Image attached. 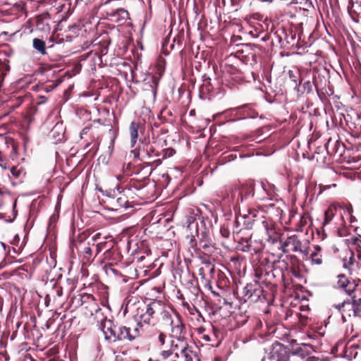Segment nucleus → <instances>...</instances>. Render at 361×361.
Listing matches in <instances>:
<instances>
[{
    "label": "nucleus",
    "instance_id": "10",
    "mask_svg": "<svg viewBox=\"0 0 361 361\" xmlns=\"http://www.w3.org/2000/svg\"><path fill=\"white\" fill-rule=\"evenodd\" d=\"M33 47L43 55L47 53L45 42L42 39L35 38L33 39Z\"/></svg>",
    "mask_w": 361,
    "mask_h": 361
},
{
    "label": "nucleus",
    "instance_id": "16",
    "mask_svg": "<svg viewBox=\"0 0 361 361\" xmlns=\"http://www.w3.org/2000/svg\"><path fill=\"white\" fill-rule=\"evenodd\" d=\"M23 172V169L18 166H13L11 169V173L13 177L18 178L20 176Z\"/></svg>",
    "mask_w": 361,
    "mask_h": 361
},
{
    "label": "nucleus",
    "instance_id": "4",
    "mask_svg": "<svg viewBox=\"0 0 361 361\" xmlns=\"http://www.w3.org/2000/svg\"><path fill=\"white\" fill-rule=\"evenodd\" d=\"M108 16L110 20L117 23L119 25L123 24L129 19L128 12L123 8L117 9L116 11L108 13Z\"/></svg>",
    "mask_w": 361,
    "mask_h": 361
},
{
    "label": "nucleus",
    "instance_id": "6",
    "mask_svg": "<svg viewBox=\"0 0 361 361\" xmlns=\"http://www.w3.org/2000/svg\"><path fill=\"white\" fill-rule=\"evenodd\" d=\"M180 343L182 344V346L180 354L176 353V357H183L184 359V361H192L193 357L195 355L193 351L188 348L184 342L180 341Z\"/></svg>",
    "mask_w": 361,
    "mask_h": 361
},
{
    "label": "nucleus",
    "instance_id": "15",
    "mask_svg": "<svg viewBox=\"0 0 361 361\" xmlns=\"http://www.w3.org/2000/svg\"><path fill=\"white\" fill-rule=\"evenodd\" d=\"M140 336V331L138 328H134L133 329H130L129 328V336L128 341H132L137 337Z\"/></svg>",
    "mask_w": 361,
    "mask_h": 361
},
{
    "label": "nucleus",
    "instance_id": "9",
    "mask_svg": "<svg viewBox=\"0 0 361 361\" xmlns=\"http://www.w3.org/2000/svg\"><path fill=\"white\" fill-rule=\"evenodd\" d=\"M343 267L346 269H349L351 265H353L355 262V257L353 252L348 250L345 252V256L343 259Z\"/></svg>",
    "mask_w": 361,
    "mask_h": 361
},
{
    "label": "nucleus",
    "instance_id": "5",
    "mask_svg": "<svg viewBox=\"0 0 361 361\" xmlns=\"http://www.w3.org/2000/svg\"><path fill=\"white\" fill-rule=\"evenodd\" d=\"M336 307L342 312L343 319L346 317H355L353 300H352V301H343L341 304L336 305Z\"/></svg>",
    "mask_w": 361,
    "mask_h": 361
},
{
    "label": "nucleus",
    "instance_id": "7",
    "mask_svg": "<svg viewBox=\"0 0 361 361\" xmlns=\"http://www.w3.org/2000/svg\"><path fill=\"white\" fill-rule=\"evenodd\" d=\"M140 126L137 123L131 122L129 127V133L130 136V146L133 147L137 142L138 137V129Z\"/></svg>",
    "mask_w": 361,
    "mask_h": 361
},
{
    "label": "nucleus",
    "instance_id": "18",
    "mask_svg": "<svg viewBox=\"0 0 361 361\" xmlns=\"http://www.w3.org/2000/svg\"><path fill=\"white\" fill-rule=\"evenodd\" d=\"M288 74L289 78L293 82H294L295 83V85H297V78H298V72L290 70V71H288Z\"/></svg>",
    "mask_w": 361,
    "mask_h": 361
},
{
    "label": "nucleus",
    "instance_id": "23",
    "mask_svg": "<svg viewBox=\"0 0 361 361\" xmlns=\"http://www.w3.org/2000/svg\"><path fill=\"white\" fill-rule=\"evenodd\" d=\"M322 250V248L319 245L314 246V250L313 252H316L317 254H319Z\"/></svg>",
    "mask_w": 361,
    "mask_h": 361
},
{
    "label": "nucleus",
    "instance_id": "1",
    "mask_svg": "<svg viewBox=\"0 0 361 361\" xmlns=\"http://www.w3.org/2000/svg\"><path fill=\"white\" fill-rule=\"evenodd\" d=\"M170 314L166 310L164 305L161 301L154 300L148 305H143L137 309L135 319L137 325H154L159 317L169 318Z\"/></svg>",
    "mask_w": 361,
    "mask_h": 361
},
{
    "label": "nucleus",
    "instance_id": "22",
    "mask_svg": "<svg viewBox=\"0 0 361 361\" xmlns=\"http://www.w3.org/2000/svg\"><path fill=\"white\" fill-rule=\"evenodd\" d=\"M252 284L250 283L246 286L245 288V295L248 296L249 298L252 295Z\"/></svg>",
    "mask_w": 361,
    "mask_h": 361
},
{
    "label": "nucleus",
    "instance_id": "2",
    "mask_svg": "<svg viewBox=\"0 0 361 361\" xmlns=\"http://www.w3.org/2000/svg\"><path fill=\"white\" fill-rule=\"evenodd\" d=\"M102 330L105 339L109 342L128 340L129 328L116 326L109 319H105L102 323Z\"/></svg>",
    "mask_w": 361,
    "mask_h": 361
},
{
    "label": "nucleus",
    "instance_id": "17",
    "mask_svg": "<svg viewBox=\"0 0 361 361\" xmlns=\"http://www.w3.org/2000/svg\"><path fill=\"white\" fill-rule=\"evenodd\" d=\"M171 350H162L160 353L161 361H166V360L172 355Z\"/></svg>",
    "mask_w": 361,
    "mask_h": 361
},
{
    "label": "nucleus",
    "instance_id": "19",
    "mask_svg": "<svg viewBox=\"0 0 361 361\" xmlns=\"http://www.w3.org/2000/svg\"><path fill=\"white\" fill-rule=\"evenodd\" d=\"M183 331V326L182 325H177L176 326L173 327L172 329V332L173 334H176V336L178 337H180V334Z\"/></svg>",
    "mask_w": 361,
    "mask_h": 361
},
{
    "label": "nucleus",
    "instance_id": "20",
    "mask_svg": "<svg viewBox=\"0 0 361 361\" xmlns=\"http://www.w3.org/2000/svg\"><path fill=\"white\" fill-rule=\"evenodd\" d=\"M0 166L4 169L6 170L8 169V166L6 161L5 157L3 156V154L0 152Z\"/></svg>",
    "mask_w": 361,
    "mask_h": 361
},
{
    "label": "nucleus",
    "instance_id": "21",
    "mask_svg": "<svg viewBox=\"0 0 361 361\" xmlns=\"http://www.w3.org/2000/svg\"><path fill=\"white\" fill-rule=\"evenodd\" d=\"M166 336L163 332H160L158 336V342L159 343L160 345H164L165 344Z\"/></svg>",
    "mask_w": 361,
    "mask_h": 361
},
{
    "label": "nucleus",
    "instance_id": "11",
    "mask_svg": "<svg viewBox=\"0 0 361 361\" xmlns=\"http://www.w3.org/2000/svg\"><path fill=\"white\" fill-rule=\"evenodd\" d=\"M240 245L241 246L240 250L243 252H247L253 250L250 238H242L240 241Z\"/></svg>",
    "mask_w": 361,
    "mask_h": 361
},
{
    "label": "nucleus",
    "instance_id": "24",
    "mask_svg": "<svg viewBox=\"0 0 361 361\" xmlns=\"http://www.w3.org/2000/svg\"><path fill=\"white\" fill-rule=\"evenodd\" d=\"M305 361H318V359L316 358L315 357H308Z\"/></svg>",
    "mask_w": 361,
    "mask_h": 361
},
{
    "label": "nucleus",
    "instance_id": "26",
    "mask_svg": "<svg viewBox=\"0 0 361 361\" xmlns=\"http://www.w3.org/2000/svg\"><path fill=\"white\" fill-rule=\"evenodd\" d=\"M199 273H200V275L202 276V277H204V276H203V268H200L199 269Z\"/></svg>",
    "mask_w": 361,
    "mask_h": 361
},
{
    "label": "nucleus",
    "instance_id": "14",
    "mask_svg": "<svg viewBox=\"0 0 361 361\" xmlns=\"http://www.w3.org/2000/svg\"><path fill=\"white\" fill-rule=\"evenodd\" d=\"M311 260H312V264H317V265H320L322 264V255H319V254H317L316 252H312L311 254Z\"/></svg>",
    "mask_w": 361,
    "mask_h": 361
},
{
    "label": "nucleus",
    "instance_id": "8",
    "mask_svg": "<svg viewBox=\"0 0 361 361\" xmlns=\"http://www.w3.org/2000/svg\"><path fill=\"white\" fill-rule=\"evenodd\" d=\"M338 207L339 206L335 203L330 204L329 208L324 212V224H329L332 220Z\"/></svg>",
    "mask_w": 361,
    "mask_h": 361
},
{
    "label": "nucleus",
    "instance_id": "13",
    "mask_svg": "<svg viewBox=\"0 0 361 361\" xmlns=\"http://www.w3.org/2000/svg\"><path fill=\"white\" fill-rule=\"evenodd\" d=\"M354 302L355 316L361 317V298H353Z\"/></svg>",
    "mask_w": 361,
    "mask_h": 361
},
{
    "label": "nucleus",
    "instance_id": "3",
    "mask_svg": "<svg viewBox=\"0 0 361 361\" xmlns=\"http://www.w3.org/2000/svg\"><path fill=\"white\" fill-rule=\"evenodd\" d=\"M336 286L343 289L348 295H351L356 288V284L354 281H350L344 274L338 276Z\"/></svg>",
    "mask_w": 361,
    "mask_h": 361
},
{
    "label": "nucleus",
    "instance_id": "12",
    "mask_svg": "<svg viewBox=\"0 0 361 361\" xmlns=\"http://www.w3.org/2000/svg\"><path fill=\"white\" fill-rule=\"evenodd\" d=\"M262 226L266 231V233L269 238H271L275 233L273 224L267 221H262Z\"/></svg>",
    "mask_w": 361,
    "mask_h": 361
},
{
    "label": "nucleus",
    "instance_id": "25",
    "mask_svg": "<svg viewBox=\"0 0 361 361\" xmlns=\"http://www.w3.org/2000/svg\"><path fill=\"white\" fill-rule=\"evenodd\" d=\"M203 338L206 341H211V338H210V337L208 335H204L203 336Z\"/></svg>",
    "mask_w": 361,
    "mask_h": 361
},
{
    "label": "nucleus",
    "instance_id": "27",
    "mask_svg": "<svg viewBox=\"0 0 361 361\" xmlns=\"http://www.w3.org/2000/svg\"><path fill=\"white\" fill-rule=\"evenodd\" d=\"M277 347H279V349L282 348V345L281 344H277Z\"/></svg>",
    "mask_w": 361,
    "mask_h": 361
}]
</instances>
